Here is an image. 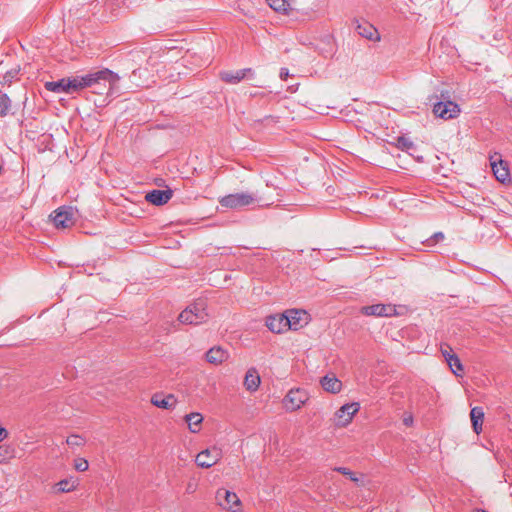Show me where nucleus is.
Segmentation results:
<instances>
[{
  "label": "nucleus",
  "mask_w": 512,
  "mask_h": 512,
  "mask_svg": "<svg viewBox=\"0 0 512 512\" xmlns=\"http://www.w3.org/2000/svg\"><path fill=\"white\" fill-rule=\"evenodd\" d=\"M208 318L205 311L204 302H196L184 309L178 317L181 323L189 325H198L204 323Z\"/></svg>",
  "instance_id": "obj_3"
},
{
  "label": "nucleus",
  "mask_w": 512,
  "mask_h": 512,
  "mask_svg": "<svg viewBox=\"0 0 512 512\" xmlns=\"http://www.w3.org/2000/svg\"><path fill=\"white\" fill-rule=\"evenodd\" d=\"M7 431L5 428L3 427H0V441H2L3 439H5L7 437Z\"/></svg>",
  "instance_id": "obj_38"
},
{
  "label": "nucleus",
  "mask_w": 512,
  "mask_h": 512,
  "mask_svg": "<svg viewBox=\"0 0 512 512\" xmlns=\"http://www.w3.org/2000/svg\"><path fill=\"white\" fill-rule=\"evenodd\" d=\"M422 244H424L425 246L427 247H433L434 245H436V241L435 240H432V236L429 237L428 239H426L425 241L422 242Z\"/></svg>",
  "instance_id": "obj_35"
},
{
  "label": "nucleus",
  "mask_w": 512,
  "mask_h": 512,
  "mask_svg": "<svg viewBox=\"0 0 512 512\" xmlns=\"http://www.w3.org/2000/svg\"><path fill=\"white\" fill-rule=\"evenodd\" d=\"M18 70H10L7 71L1 78L0 84L2 85H10L13 79L17 76Z\"/></svg>",
  "instance_id": "obj_29"
},
{
  "label": "nucleus",
  "mask_w": 512,
  "mask_h": 512,
  "mask_svg": "<svg viewBox=\"0 0 512 512\" xmlns=\"http://www.w3.org/2000/svg\"><path fill=\"white\" fill-rule=\"evenodd\" d=\"M395 312V307L390 304H373L361 308V313L367 316L389 317Z\"/></svg>",
  "instance_id": "obj_13"
},
{
  "label": "nucleus",
  "mask_w": 512,
  "mask_h": 512,
  "mask_svg": "<svg viewBox=\"0 0 512 512\" xmlns=\"http://www.w3.org/2000/svg\"><path fill=\"white\" fill-rule=\"evenodd\" d=\"M185 421L188 424V428L192 433H198L200 431V425L203 422V416L198 412H192L185 415Z\"/></svg>",
  "instance_id": "obj_24"
},
{
  "label": "nucleus",
  "mask_w": 512,
  "mask_h": 512,
  "mask_svg": "<svg viewBox=\"0 0 512 512\" xmlns=\"http://www.w3.org/2000/svg\"><path fill=\"white\" fill-rule=\"evenodd\" d=\"M85 79L80 76L72 78H62L58 81L46 82L44 87L47 91L54 93H71L81 89V85H85Z\"/></svg>",
  "instance_id": "obj_2"
},
{
  "label": "nucleus",
  "mask_w": 512,
  "mask_h": 512,
  "mask_svg": "<svg viewBox=\"0 0 512 512\" xmlns=\"http://www.w3.org/2000/svg\"><path fill=\"white\" fill-rule=\"evenodd\" d=\"M289 75V70L287 68H281L280 70V78L285 80Z\"/></svg>",
  "instance_id": "obj_37"
},
{
  "label": "nucleus",
  "mask_w": 512,
  "mask_h": 512,
  "mask_svg": "<svg viewBox=\"0 0 512 512\" xmlns=\"http://www.w3.org/2000/svg\"><path fill=\"white\" fill-rule=\"evenodd\" d=\"M256 201L257 197L254 194L241 192L226 195L219 200V203L222 207L230 209H242L244 207L253 205Z\"/></svg>",
  "instance_id": "obj_5"
},
{
  "label": "nucleus",
  "mask_w": 512,
  "mask_h": 512,
  "mask_svg": "<svg viewBox=\"0 0 512 512\" xmlns=\"http://www.w3.org/2000/svg\"><path fill=\"white\" fill-rule=\"evenodd\" d=\"M80 78L87 82L81 85V89L91 88L92 92L98 95L110 94L120 79L118 74L107 68L81 75Z\"/></svg>",
  "instance_id": "obj_1"
},
{
  "label": "nucleus",
  "mask_w": 512,
  "mask_h": 512,
  "mask_svg": "<svg viewBox=\"0 0 512 512\" xmlns=\"http://www.w3.org/2000/svg\"><path fill=\"white\" fill-rule=\"evenodd\" d=\"M173 196V191L171 189L166 190H158L154 189L148 192L145 196L146 201L149 203L161 206L166 204Z\"/></svg>",
  "instance_id": "obj_15"
},
{
  "label": "nucleus",
  "mask_w": 512,
  "mask_h": 512,
  "mask_svg": "<svg viewBox=\"0 0 512 512\" xmlns=\"http://www.w3.org/2000/svg\"><path fill=\"white\" fill-rule=\"evenodd\" d=\"M247 74H252L251 68H244L237 71H222L219 76L222 81L228 84H237L243 80Z\"/></svg>",
  "instance_id": "obj_17"
},
{
  "label": "nucleus",
  "mask_w": 512,
  "mask_h": 512,
  "mask_svg": "<svg viewBox=\"0 0 512 512\" xmlns=\"http://www.w3.org/2000/svg\"><path fill=\"white\" fill-rule=\"evenodd\" d=\"M474 512H486L484 510H475Z\"/></svg>",
  "instance_id": "obj_40"
},
{
  "label": "nucleus",
  "mask_w": 512,
  "mask_h": 512,
  "mask_svg": "<svg viewBox=\"0 0 512 512\" xmlns=\"http://www.w3.org/2000/svg\"><path fill=\"white\" fill-rule=\"evenodd\" d=\"M220 458H221V451L216 447H212V448H208L204 451H201L196 456L195 461L199 467L210 468L213 465H215L220 460Z\"/></svg>",
  "instance_id": "obj_11"
},
{
  "label": "nucleus",
  "mask_w": 512,
  "mask_h": 512,
  "mask_svg": "<svg viewBox=\"0 0 512 512\" xmlns=\"http://www.w3.org/2000/svg\"><path fill=\"white\" fill-rule=\"evenodd\" d=\"M308 400V394L302 389H292L284 398V406L289 411H296Z\"/></svg>",
  "instance_id": "obj_9"
},
{
  "label": "nucleus",
  "mask_w": 512,
  "mask_h": 512,
  "mask_svg": "<svg viewBox=\"0 0 512 512\" xmlns=\"http://www.w3.org/2000/svg\"><path fill=\"white\" fill-rule=\"evenodd\" d=\"M359 409L360 405L357 402L344 404L335 413V425L337 427L347 426Z\"/></svg>",
  "instance_id": "obj_8"
},
{
  "label": "nucleus",
  "mask_w": 512,
  "mask_h": 512,
  "mask_svg": "<svg viewBox=\"0 0 512 512\" xmlns=\"http://www.w3.org/2000/svg\"><path fill=\"white\" fill-rule=\"evenodd\" d=\"M403 423H404V425H406V426H411V425H412V423H413V417H412V415H407V416H405V417L403 418Z\"/></svg>",
  "instance_id": "obj_36"
},
{
  "label": "nucleus",
  "mask_w": 512,
  "mask_h": 512,
  "mask_svg": "<svg viewBox=\"0 0 512 512\" xmlns=\"http://www.w3.org/2000/svg\"><path fill=\"white\" fill-rule=\"evenodd\" d=\"M396 146L397 148L406 152H410L415 149L414 143L410 139L403 136L397 138Z\"/></svg>",
  "instance_id": "obj_28"
},
{
  "label": "nucleus",
  "mask_w": 512,
  "mask_h": 512,
  "mask_svg": "<svg viewBox=\"0 0 512 512\" xmlns=\"http://www.w3.org/2000/svg\"><path fill=\"white\" fill-rule=\"evenodd\" d=\"M356 31L360 36L368 40L380 39L377 29L369 23L358 24L356 27Z\"/></svg>",
  "instance_id": "obj_22"
},
{
  "label": "nucleus",
  "mask_w": 512,
  "mask_h": 512,
  "mask_svg": "<svg viewBox=\"0 0 512 512\" xmlns=\"http://www.w3.org/2000/svg\"><path fill=\"white\" fill-rule=\"evenodd\" d=\"M77 486V482L76 480L72 479V478H67V479H63L61 481H59L56 485H55V489L57 492H70V491H73Z\"/></svg>",
  "instance_id": "obj_25"
},
{
  "label": "nucleus",
  "mask_w": 512,
  "mask_h": 512,
  "mask_svg": "<svg viewBox=\"0 0 512 512\" xmlns=\"http://www.w3.org/2000/svg\"><path fill=\"white\" fill-rule=\"evenodd\" d=\"M11 457V452L8 447L0 446V463L6 462Z\"/></svg>",
  "instance_id": "obj_32"
},
{
  "label": "nucleus",
  "mask_w": 512,
  "mask_h": 512,
  "mask_svg": "<svg viewBox=\"0 0 512 512\" xmlns=\"http://www.w3.org/2000/svg\"><path fill=\"white\" fill-rule=\"evenodd\" d=\"M215 499L220 507L232 512H237L241 504L237 494L225 488H219L216 491Z\"/></svg>",
  "instance_id": "obj_7"
},
{
  "label": "nucleus",
  "mask_w": 512,
  "mask_h": 512,
  "mask_svg": "<svg viewBox=\"0 0 512 512\" xmlns=\"http://www.w3.org/2000/svg\"><path fill=\"white\" fill-rule=\"evenodd\" d=\"M12 106V101L5 93L0 94V117H5Z\"/></svg>",
  "instance_id": "obj_27"
},
{
  "label": "nucleus",
  "mask_w": 512,
  "mask_h": 512,
  "mask_svg": "<svg viewBox=\"0 0 512 512\" xmlns=\"http://www.w3.org/2000/svg\"><path fill=\"white\" fill-rule=\"evenodd\" d=\"M66 443L71 447L82 446L84 439L79 435H71L66 439Z\"/></svg>",
  "instance_id": "obj_30"
},
{
  "label": "nucleus",
  "mask_w": 512,
  "mask_h": 512,
  "mask_svg": "<svg viewBox=\"0 0 512 512\" xmlns=\"http://www.w3.org/2000/svg\"><path fill=\"white\" fill-rule=\"evenodd\" d=\"M74 467L79 472H84L88 469L89 464L88 461L84 458H78L75 460Z\"/></svg>",
  "instance_id": "obj_31"
},
{
  "label": "nucleus",
  "mask_w": 512,
  "mask_h": 512,
  "mask_svg": "<svg viewBox=\"0 0 512 512\" xmlns=\"http://www.w3.org/2000/svg\"><path fill=\"white\" fill-rule=\"evenodd\" d=\"M335 470L343 475H348L350 477V479L354 482L358 481V478L355 477L354 474L346 467H338Z\"/></svg>",
  "instance_id": "obj_33"
},
{
  "label": "nucleus",
  "mask_w": 512,
  "mask_h": 512,
  "mask_svg": "<svg viewBox=\"0 0 512 512\" xmlns=\"http://www.w3.org/2000/svg\"><path fill=\"white\" fill-rule=\"evenodd\" d=\"M187 491L188 492H193L194 491V486L192 484H189L188 487H187Z\"/></svg>",
  "instance_id": "obj_39"
},
{
  "label": "nucleus",
  "mask_w": 512,
  "mask_h": 512,
  "mask_svg": "<svg viewBox=\"0 0 512 512\" xmlns=\"http://www.w3.org/2000/svg\"><path fill=\"white\" fill-rule=\"evenodd\" d=\"M444 93H441V98L433 105V113L436 117L450 120L459 116L461 109L459 105L448 99Z\"/></svg>",
  "instance_id": "obj_4"
},
{
  "label": "nucleus",
  "mask_w": 512,
  "mask_h": 512,
  "mask_svg": "<svg viewBox=\"0 0 512 512\" xmlns=\"http://www.w3.org/2000/svg\"><path fill=\"white\" fill-rule=\"evenodd\" d=\"M287 316L284 313L270 315L266 318V326L273 333H283L288 330Z\"/></svg>",
  "instance_id": "obj_14"
},
{
  "label": "nucleus",
  "mask_w": 512,
  "mask_h": 512,
  "mask_svg": "<svg viewBox=\"0 0 512 512\" xmlns=\"http://www.w3.org/2000/svg\"><path fill=\"white\" fill-rule=\"evenodd\" d=\"M473 430L476 434L482 431V424L484 419V411L481 407H474L470 412Z\"/></svg>",
  "instance_id": "obj_23"
},
{
  "label": "nucleus",
  "mask_w": 512,
  "mask_h": 512,
  "mask_svg": "<svg viewBox=\"0 0 512 512\" xmlns=\"http://www.w3.org/2000/svg\"><path fill=\"white\" fill-rule=\"evenodd\" d=\"M490 164L492 171L499 182L505 183L506 181H510L508 164L501 159L499 154L495 153L490 157Z\"/></svg>",
  "instance_id": "obj_10"
},
{
  "label": "nucleus",
  "mask_w": 512,
  "mask_h": 512,
  "mask_svg": "<svg viewBox=\"0 0 512 512\" xmlns=\"http://www.w3.org/2000/svg\"><path fill=\"white\" fill-rule=\"evenodd\" d=\"M444 239V234L442 232H436L432 235V240H435L436 243L442 241Z\"/></svg>",
  "instance_id": "obj_34"
},
{
  "label": "nucleus",
  "mask_w": 512,
  "mask_h": 512,
  "mask_svg": "<svg viewBox=\"0 0 512 512\" xmlns=\"http://www.w3.org/2000/svg\"><path fill=\"white\" fill-rule=\"evenodd\" d=\"M288 330H298L308 323L309 315L304 310L290 309L285 312Z\"/></svg>",
  "instance_id": "obj_12"
},
{
  "label": "nucleus",
  "mask_w": 512,
  "mask_h": 512,
  "mask_svg": "<svg viewBox=\"0 0 512 512\" xmlns=\"http://www.w3.org/2000/svg\"><path fill=\"white\" fill-rule=\"evenodd\" d=\"M268 5L276 12H286L290 6V0H266Z\"/></svg>",
  "instance_id": "obj_26"
},
{
  "label": "nucleus",
  "mask_w": 512,
  "mask_h": 512,
  "mask_svg": "<svg viewBox=\"0 0 512 512\" xmlns=\"http://www.w3.org/2000/svg\"><path fill=\"white\" fill-rule=\"evenodd\" d=\"M205 357L208 363L219 365L228 359L229 352L220 346H214L206 352Z\"/></svg>",
  "instance_id": "obj_18"
},
{
  "label": "nucleus",
  "mask_w": 512,
  "mask_h": 512,
  "mask_svg": "<svg viewBox=\"0 0 512 512\" xmlns=\"http://www.w3.org/2000/svg\"><path fill=\"white\" fill-rule=\"evenodd\" d=\"M76 209L72 206H61L51 215L56 228H69L75 223Z\"/></svg>",
  "instance_id": "obj_6"
},
{
  "label": "nucleus",
  "mask_w": 512,
  "mask_h": 512,
  "mask_svg": "<svg viewBox=\"0 0 512 512\" xmlns=\"http://www.w3.org/2000/svg\"><path fill=\"white\" fill-rule=\"evenodd\" d=\"M442 354L445 357L451 371L456 376H462L463 365L456 354L450 353L447 350H442Z\"/></svg>",
  "instance_id": "obj_19"
},
{
  "label": "nucleus",
  "mask_w": 512,
  "mask_h": 512,
  "mask_svg": "<svg viewBox=\"0 0 512 512\" xmlns=\"http://www.w3.org/2000/svg\"><path fill=\"white\" fill-rule=\"evenodd\" d=\"M320 383L325 391L333 394L340 392L342 388L341 381L335 376L326 375L321 379Z\"/></svg>",
  "instance_id": "obj_21"
},
{
  "label": "nucleus",
  "mask_w": 512,
  "mask_h": 512,
  "mask_svg": "<svg viewBox=\"0 0 512 512\" xmlns=\"http://www.w3.org/2000/svg\"><path fill=\"white\" fill-rule=\"evenodd\" d=\"M260 382L261 380L257 370L255 368H250L245 375V388L250 392H254L258 389Z\"/></svg>",
  "instance_id": "obj_20"
},
{
  "label": "nucleus",
  "mask_w": 512,
  "mask_h": 512,
  "mask_svg": "<svg viewBox=\"0 0 512 512\" xmlns=\"http://www.w3.org/2000/svg\"><path fill=\"white\" fill-rule=\"evenodd\" d=\"M151 403L158 408L172 410L176 407L178 401L173 394L163 395L157 393L152 396Z\"/></svg>",
  "instance_id": "obj_16"
}]
</instances>
